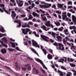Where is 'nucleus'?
<instances>
[{"label": "nucleus", "mask_w": 76, "mask_h": 76, "mask_svg": "<svg viewBox=\"0 0 76 76\" xmlns=\"http://www.w3.org/2000/svg\"><path fill=\"white\" fill-rule=\"evenodd\" d=\"M36 61H38V62H39V63H40V64H41L42 65V66H43V68H44V69H46V70H47L48 69L47 68L46 66H45L44 64L43 63V62H42V61L40 59H39L38 58H37L36 59Z\"/></svg>", "instance_id": "4"}, {"label": "nucleus", "mask_w": 76, "mask_h": 76, "mask_svg": "<svg viewBox=\"0 0 76 76\" xmlns=\"http://www.w3.org/2000/svg\"><path fill=\"white\" fill-rule=\"evenodd\" d=\"M31 51H32L33 52V53H34L35 54H37V56H39V55H38V53L37 52H36V51H35V50L34 49L32 48H31Z\"/></svg>", "instance_id": "22"}, {"label": "nucleus", "mask_w": 76, "mask_h": 76, "mask_svg": "<svg viewBox=\"0 0 76 76\" xmlns=\"http://www.w3.org/2000/svg\"><path fill=\"white\" fill-rule=\"evenodd\" d=\"M21 30L23 32V33L25 35H27L28 34V32L30 31L31 30L28 28H26L25 29L26 31L24 29H21Z\"/></svg>", "instance_id": "6"}, {"label": "nucleus", "mask_w": 76, "mask_h": 76, "mask_svg": "<svg viewBox=\"0 0 76 76\" xmlns=\"http://www.w3.org/2000/svg\"><path fill=\"white\" fill-rule=\"evenodd\" d=\"M56 13H58V14H61V12H60L58 10L56 11Z\"/></svg>", "instance_id": "57"}, {"label": "nucleus", "mask_w": 76, "mask_h": 76, "mask_svg": "<svg viewBox=\"0 0 76 76\" xmlns=\"http://www.w3.org/2000/svg\"><path fill=\"white\" fill-rule=\"evenodd\" d=\"M32 45L33 46H34L35 47H38V48H39V45H38L37 42L34 40H32Z\"/></svg>", "instance_id": "10"}, {"label": "nucleus", "mask_w": 76, "mask_h": 76, "mask_svg": "<svg viewBox=\"0 0 76 76\" xmlns=\"http://www.w3.org/2000/svg\"><path fill=\"white\" fill-rule=\"evenodd\" d=\"M33 34H34L35 35V36L37 37H39V35L38 34H37L36 33V32L35 31H34L33 32Z\"/></svg>", "instance_id": "42"}, {"label": "nucleus", "mask_w": 76, "mask_h": 76, "mask_svg": "<svg viewBox=\"0 0 76 76\" xmlns=\"http://www.w3.org/2000/svg\"><path fill=\"white\" fill-rule=\"evenodd\" d=\"M58 45H59L58 48L60 50H61V51H64V45H63V44L61 43H58Z\"/></svg>", "instance_id": "9"}, {"label": "nucleus", "mask_w": 76, "mask_h": 76, "mask_svg": "<svg viewBox=\"0 0 76 76\" xmlns=\"http://www.w3.org/2000/svg\"><path fill=\"white\" fill-rule=\"evenodd\" d=\"M25 10L28 12V13H31V12H30V11L28 10V8H26Z\"/></svg>", "instance_id": "51"}, {"label": "nucleus", "mask_w": 76, "mask_h": 76, "mask_svg": "<svg viewBox=\"0 0 76 76\" xmlns=\"http://www.w3.org/2000/svg\"><path fill=\"white\" fill-rule=\"evenodd\" d=\"M1 44L2 45V46L3 47H6V48H7V45H5L4 44H3V42L1 41Z\"/></svg>", "instance_id": "26"}, {"label": "nucleus", "mask_w": 76, "mask_h": 76, "mask_svg": "<svg viewBox=\"0 0 76 76\" xmlns=\"http://www.w3.org/2000/svg\"><path fill=\"white\" fill-rule=\"evenodd\" d=\"M1 52L3 54H5V53H6V50L5 49H2L1 50Z\"/></svg>", "instance_id": "25"}, {"label": "nucleus", "mask_w": 76, "mask_h": 76, "mask_svg": "<svg viewBox=\"0 0 76 76\" xmlns=\"http://www.w3.org/2000/svg\"><path fill=\"white\" fill-rule=\"evenodd\" d=\"M8 49L9 51H11V52H13V51L15 50V49H13L12 48H8Z\"/></svg>", "instance_id": "44"}, {"label": "nucleus", "mask_w": 76, "mask_h": 76, "mask_svg": "<svg viewBox=\"0 0 76 76\" xmlns=\"http://www.w3.org/2000/svg\"><path fill=\"white\" fill-rule=\"evenodd\" d=\"M11 44L12 45V47H13V48H15V44L17 46L18 45V44L17 43L11 42Z\"/></svg>", "instance_id": "16"}, {"label": "nucleus", "mask_w": 76, "mask_h": 76, "mask_svg": "<svg viewBox=\"0 0 76 76\" xmlns=\"http://www.w3.org/2000/svg\"><path fill=\"white\" fill-rule=\"evenodd\" d=\"M41 28H42L43 29H44V30H45V31H47V30H46V27L45 26H42L41 27Z\"/></svg>", "instance_id": "31"}, {"label": "nucleus", "mask_w": 76, "mask_h": 76, "mask_svg": "<svg viewBox=\"0 0 76 76\" xmlns=\"http://www.w3.org/2000/svg\"><path fill=\"white\" fill-rule=\"evenodd\" d=\"M39 0H38L37 1L35 2V3L36 4H39Z\"/></svg>", "instance_id": "54"}, {"label": "nucleus", "mask_w": 76, "mask_h": 76, "mask_svg": "<svg viewBox=\"0 0 76 76\" xmlns=\"http://www.w3.org/2000/svg\"><path fill=\"white\" fill-rule=\"evenodd\" d=\"M15 65L16 66V67L17 68H18V69H20V68L19 67V66H18V63L17 62H16L15 63Z\"/></svg>", "instance_id": "48"}, {"label": "nucleus", "mask_w": 76, "mask_h": 76, "mask_svg": "<svg viewBox=\"0 0 76 76\" xmlns=\"http://www.w3.org/2000/svg\"><path fill=\"white\" fill-rule=\"evenodd\" d=\"M65 39H64L63 40V42L64 44H66L65 42H66L68 40H69V39L67 37H66Z\"/></svg>", "instance_id": "14"}, {"label": "nucleus", "mask_w": 76, "mask_h": 76, "mask_svg": "<svg viewBox=\"0 0 76 76\" xmlns=\"http://www.w3.org/2000/svg\"><path fill=\"white\" fill-rule=\"evenodd\" d=\"M32 18H33V17H32V15H29V16L28 17V20H31L32 19Z\"/></svg>", "instance_id": "40"}, {"label": "nucleus", "mask_w": 76, "mask_h": 76, "mask_svg": "<svg viewBox=\"0 0 76 76\" xmlns=\"http://www.w3.org/2000/svg\"><path fill=\"white\" fill-rule=\"evenodd\" d=\"M45 15V14H42L41 15V16L42 18V20H44L45 21L47 20V18H46V17L45 16L44 17H43V16Z\"/></svg>", "instance_id": "17"}, {"label": "nucleus", "mask_w": 76, "mask_h": 76, "mask_svg": "<svg viewBox=\"0 0 76 76\" xmlns=\"http://www.w3.org/2000/svg\"><path fill=\"white\" fill-rule=\"evenodd\" d=\"M58 73H60V74H59L60 76H63V72H61V71L58 70Z\"/></svg>", "instance_id": "34"}, {"label": "nucleus", "mask_w": 76, "mask_h": 76, "mask_svg": "<svg viewBox=\"0 0 76 76\" xmlns=\"http://www.w3.org/2000/svg\"><path fill=\"white\" fill-rule=\"evenodd\" d=\"M11 16H12V18L14 19H18V15H17L16 17V14L15 12L14 11H12V12Z\"/></svg>", "instance_id": "7"}, {"label": "nucleus", "mask_w": 76, "mask_h": 76, "mask_svg": "<svg viewBox=\"0 0 76 76\" xmlns=\"http://www.w3.org/2000/svg\"><path fill=\"white\" fill-rule=\"evenodd\" d=\"M42 51H43L45 55H46L47 54V52H46V50H45V49H42Z\"/></svg>", "instance_id": "46"}, {"label": "nucleus", "mask_w": 76, "mask_h": 76, "mask_svg": "<svg viewBox=\"0 0 76 76\" xmlns=\"http://www.w3.org/2000/svg\"><path fill=\"white\" fill-rule=\"evenodd\" d=\"M21 18H24V17H25L26 16V15H20Z\"/></svg>", "instance_id": "63"}, {"label": "nucleus", "mask_w": 76, "mask_h": 76, "mask_svg": "<svg viewBox=\"0 0 76 76\" xmlns=\"http://www.w3.org/2000/svg\"><path fill=\"white\" fill-rule=\"evenodd\" d=\"M54 24L56 25L57 26H60V23L59 22L56 23V22H55Z\"/></svg>", "instance_id": "37"}, {"label": "nucleus", "mask_w": 76, "mask_h": 76, "mask_svg": "<svg viewBox=\"0 0 76 76\" xmlns=\"http://www.w3.org/2000/svg\"><path fill=\"white\" fill-rule=\"evenodd\" d=\"M0 6L1 7H2L3 9V10L2 9H0V11L1 12H3L4 11L5 12H6L7 14H8L9 15L10 14V12H8L4 9V4H0Z\"/></svg>", "instance_id": "2"}, {"label": "nucleus", "mask_w": 76, "mask_h": 76, "mask_svg": "<svg viewBox=\"0 0 76 76\" xmlns=\"http://www.w3.org/2000/svg\"><path fill=\"white\" fill-rule=\"evenodd\" d=\"M56 38L58 39V41L60 42H61L62 39V37L60 36H57L56 37Z\"/></svg>", "instance_id": "18"}, {"label": "nucleus", "mask_w": 76, "mask_h": 76, "mask_svg": "<svg viewBox=\"0 0 76 76\" xmlns=\"http://www.w3.org/2000/svg\"><path fill=\"white\" fill-rule=\"evenodd\" d=\"M69 64L70 66H71V67H75V66H76V65L75 64L72 63H70Z\"/></svg>", "instance_id": "49"}, {"label": "nucleus", "mask_w": 76, "mask_h": 76, "mask_svg": "<svg viewBox=\"0 0 76 76\" xmlns=\"http://www.w3.org/2000/svg\"><path fill=\"white\" fill-rule=\"evenodd\" d=\"M26 66H29L28 67V70H30L31 69V67L30 66V65L29 64H27L25 65Z\"/></svg>", "instance_id": "33"}, {"label": "nucleus", "mask_w": 76, "mask_h": 76, "mask_svg": "<svg viewBox=\"0 0 76 76\" xmlns=\"http://www.w3.org/2000/svg\"><path fill=\"white\" fill-rule=\"evenodd\" d=\"M45 25L46 26L49 27H51L52 28H53L54 26L53 24H51L50 21H47L45 22Z\"/></svg>", "instance_id": "3"}, {"label": "nucleus", "mask_w": 76, "mask_h": 76, "mask_svg": "<svg viewBox=\"0 0 76 76\" xmlns=\"http://www.w3.org/2000/svg\"><path fill=\"white\" fill-rule=\"evenodd\" d=\"M40 3L42 4L39 5V7L40 8H49L51 6V4H47L44 1H41Z\"/></svg>", "instance_id": "1"}, {"label": "nucleus", "mask_w": 76, "mask_h": 76, "mask_svg": "<svg viewBox=\"0 0 76 76\" xmlns=\"http://www.w3.org/2000/svg\"><path fill=\"white\" fill-rule=\"evenodd\" d=\"M13 4L10 3V6H16V3H15V2H13Z\"/></svg>", "instance_id": "45"}, {"label": "nucleus", "mask_w": 76, "mask_h": 76, "mask_svg": "<svg viewBox=\"0 0 76 76\" xmlns=\"http://www.w3.org/2000/svg\"><path fill=\"white\" fill-rule=\"evenodd\" d=\"M32 72H36V73H38V70L36 69H35V68H34L33 69Z\"/></svg>", "instance_id": "28"}, {"label": "nucleus", "mask_w": 76, "mask_h": 76, "mask_svg": "<svg viewBox=\"0 0 76 76\" xmlns=\"http://www.w3.org/2000/svg\"><path fill=\"white\" fill-rule=\"evenodd\" d=\"M56 6L55 4H53V5L52 6V7L53 8H54V9H56Z\"/></svg>", "instance_id": "61"}, {"label": "nucleus", "mask_w": 76, "mask_h": 76, "mask_svg": "<svg viewBox=\"0 0 76 76\" xmlns=\"http://www.w3.org/2000/svg\"><path fill=\"white\" fill-rule=\"evenodd\" d=\"M28 2L30 4H31V3H32L33 2V1H32L31 0H29L28 1Z\"/></svg>", "instance_id": "52"}, {"label": "nucleus", "mask_w": 76, "mask_h": 76, "mask_svg": "<svg viewBox=\"0 0 76 76\" xmlns=\"http://www.w3.org/2000/svg\"><path fill=\"white\" fill-rule=\"evenodd\" d=\"M46 15H47V18H51V16H50V15L48 13L46 12Z\"/></svg>", "instance_id": "41"}, {"label": "nucleus", "mask_w": 76, "mask_h": 76, "mask_svg": "<svg viewBox=\"0 0 76 76\" xmlns=\"http://www.w3.org/2000/svg\"><path fill=\"white\" fill-rule=\"evenodd\" d=\"M69 29H76V28L75 26H70L69 27Z\"/></svg>", "instance_id": "30"}, {"label": "nucleus", "mask_w": 76, "mask_h": 76, "mask_svg": "<svg viewBox=\"0 0 76 76\" xmlns=\"http://www.w3.org/2000/svg\"><path fill=\"white\" fill-rule=\"evenodd\" d=\"M71 44L72 45V46H71V50H75L76 48H75V46L74 45V44L73 43H71Z\"/></svg>", "instance_id": "24"}, {"label": "nucleus", "mask_w": 76, "mask_h": 76, "mask_svg": "<svg viewBox=\"0 0 76 76\" xmlns=\"http://www.w3.org/2000/svg\"><path fill=\"white\" fill-rule=\"evenodd\" d=\"M72 73L71 72H68L66 75V76H72Z\"/></svg>", "instance_id": "39"}, {"label": "nucleus", "mask_w": 76, "mask_h": 76, "mask_svg": "<svg viewBox=\"0 0 76 76\" xmlns=\"http://www.w3.org/2000/svg\"><path fill=\"white\" fill-rule=\"evenodd\" d=\"M62 59H64V60L65 62H66V61H67V58L66 57H64Z\"/></svg>", "instance_id": "53"}, {"label": "nucleus", "mask_w": 76, "mask_h": 76, "mask_svg": "<svg viewBox=\"0 0 76 76\" xmlns=\"http://www.w3.org/2000/svg\"><path fill=\"white\" fill-rule=\"evenodd\" d=\"M72 72H74V73H73L74 75L75 76H76V71L74 70H72Z\"/></svg>", "instance_id": "50"}, {"label": "nucleus", "mask_w": 76, "mask_h": 76, "mask_svg": "<svg viewBox=\"0 0 76 76\" xmlns=\"http://www.w3.org/2000/svg\"><path fill=\"white\" fill-rule=\"evenodd\" d=\"M67 15L68 17H70L71 16V14L68 13L67 14Z\"/></svg>", "instance_id": "62"}, {"label": "nucleus", "mask_w": 76, "mask_h": 76, "mask_svg": "<svg viewBox=\"0 0 76 76\" xmlns=\"http://www.w3.org/2000/svg\"><path fill=\"white\" fill-rule=\"evenodd\" d=\"M15 10L17 12H20V13L23 12V11L21 10H20V9H19L18 8H15Z\"/></svg>", "instance_id": "15"}, {"label": "nucleus", "mask_w": 76, "mask_h": 76, "mask_svg": "<svg viewBox=\"0 0 76 76\" xmlns=\"http://www.w3.org/2000/svg\"><path fill=\"white\" fill-rule=\"evenodd\" d=\"M62 19L63 20H68L69 18H67V15H66V12H62Z\"/></svg>", "instance_id": "5"}, {"label": "nucleus", "mask_w": 76, "mask_h": 76, "mask_svg": "<svg viewBox=\"0 0 76 76\" xmlns=\"http://www.w3.org/2000/svg\"><path fill=\"white\" fill-rule=\"evenodd\" d=\"M28 25H33V23L31 21H30L28 22Z\"/></svg>", "instance_id": "55"}, {"label": "nucleus", "mask_w": 76, "mask_h": 76, "mask_svg": "<svg viewBox=\"0 0 76 76\" xmlns=\"http://www.w3.org/2000/svg\"><path fill=\"white\" fill-rule=\"evenodd\" d=\"M16 2L19 7H22L23 4V1L21 0H19L18 2V0H16Z\"/></svg>", "instance_id": "8"}, {"label": "nucleus", "mask_w": 76, "mask_h": 76, "mask_svg": "<svg viewBox=\"0 0 76 76\" xmlns=\"http://www.w3.org/2000/svg\"><path fill=\"white\" fill-rule=\"evenodd\" d=\"M47 57L48 59H51L53 58L51 55L50 54H48Z\"/></svg>", "instance_id": "35"}, {"label": "nucleus", "mask_w": 76, "mask_h": 76, "mask_svg": "<svg viewBox=\"0 0 76 76\" xmlns=\"http://www.w3.org/2000/svg\"><path fill=\"white\" fill-rule=\"evenodd\" d=\"M41 38H42L43 39H44V41H46L47 42L48 41V40H47V39H48V37L45 36L44 35H41Z\"/></svg>", "instance_id": "12"}, {"label": "nucleus", "mask_w": 76, "mask_h": 76, "mask_svg": "<svg viewBox=\"0 0 76 76\" xmlns=\"http://www.w3.org/2000/svg\"><path fill=\"white\" fill-rule=\"evenodd\" d=\"M1 39L2 41H4L5 42H6V43H7V40L6 39V37H4Z\"/></svg>", "instance_id": "27"}, {"label": "nucleus", "mask_w": 76, "mask_h": 76, "mask_svg": "<svg viewBox=\"0 0 76 76\" xmlns=\"http://www.w3.org/2000/svg\"><path fill=\"white\" fill-rule=\"evenodd\" d=\"M61 68L62 69H63L64 70H67V69L66 68H65L63 66H61Z\"/></svg>", "instance_id": "56"}, {"label": "nucleus", "mask_w": 76, "mask_h": 76, "mask_svg": "<svg viewBox=\"0 0 76 76\" xmlns=\"http://www.w3.org/2000/svg\"><path fill=\"white\" fill-rule=\"evenodd\" d=\"M64 4H58V7L59 8H62Z\"/></svg>", "instance_id": "21"}, {"label": "nucleus", "mask_w": 76, "mask_h": 76, "mask_svg": "<svg viewBox=\"0 0 76 76\" xmlns=\"http://www.w3.org/2000/svg\"><path fill=\"white\" fill-rule=\"evenodd\" d=\"M22 28H30V26L28 24H27V23H24V25H22Z\"/></svg>", "instance_id": "13"}, {"label": "nucleus", "mask_w": 76, "mask_h": 76, "mask_svg": "<svg viewBox=\"0 0 76 76\" xmlns=\"http://www.w3.org/2000/svg\"><path fill=\"white\" fill-rule=\"evenodd\" d=\"M15 49L17 50L18 51H21V50H20L19 49V47H17L15 48Z\"/></svg>", "instance_id": "60"}, {"label": "nucleus", "mask_w": 76, "mask_h": 76, "mask_svg": "<svg viewBox=\"0 0 76 76\" xmlns=\"http://www.w3.org/2000/svg\"><path fill=\"white\" fill-rule=\"evenodd\" d=\"M14 22L17 23V27H20L21 26V21L20 20H15Z\"/></svg>", "instance_id": "11"}, {"label": "nucleus", "mask_w": 76, "mask_h": 76, "mask_svg": "<svg viewBox=\"0 0 76 76\" xmlns=\"http://www.w3.org/2000/svg\"><path fill=\"white\" fill-rule=\"evenodd\" d=\"M69 11L70 12H72V13H75V11H73L72 9H70L69 10Z\"/></svg>", "instance_id": "43"}, {"label": "nucleus", "mask_w": 76, "mask_h": 76, "mask_svg": "<svg viewBox=\"0 0 76 76\" xmlns=\"http://www.w3.org/2000/svg\"><path fill=\"white\" fill-rule=\"evenodd\" d=\"M29 9H32V8H33L32 6H29L28 8H27Z\"/></svg>", "instance_id": "64"}, {"label": "nucleus", "mask_w": 76, "mask_h": 76, "mask_svg": "<svg viewBox=\"0 0 76 76\" xmlns=\"http://www.w3.org/2000/svg\"><path fill=\"white\" fill-rule=\"evenodd\" d=\"M37 12L38 13H39V12H42V13H43V14H44V13H45V12L42 10H41V9H40L39 10H37Z\"/></svg>", "instance_id": "19"}, {"label": "nucleus", "mask_w": 76, "mask_h": 76, "mask_svg": "<svg viewBox=\"0 0 76 76\" xmlns=\"http://www.w3.org/2000/svg\"><path fill=\"white\" fill-rule=\"evenodd\" d=\"M64 32L65 35H68L69 34V32L68 31V30L67 29H65L64 31Z\"/></svg>", "instance_id": "23"}, {"label": "nucleus", "mask_w": 76, "mask_h": 76, "mask_svg": "<svg viewBox=\"0 0 76 76\" xmlns=\"http://www.w3.org/2000/svg\"><path fill=\"white\" fill-rule=\"evenodd\" d=\"M48 50L50 53H52V54H53V50H52L51 49H48Z\"/></svg>", "instance_id": "59"}, {"label": "nucleus", "mask_w": 76, "mask_h": 76, "mask_svg": "<svg viewBox=\"0 0 76 76\" xmlns=\"http://www.w3.org/2000/svg\"><path fill=\"white\" fill-rule=\"evenodd\" d=\"M63 29V27H61L60 28H58V31H60V32H62Z\"/></svg>", "instance_id": "32"}, {"label": "nucleus", "mask_w": 76, "mask_h": 76, "mask_svg": "<svg viewBox=\"0 0 76 76\" xmlns=\"http://www.w3.org/2000/svg\"><path fill=\"white\" fill-rule=\"evenodd\" d=\"M52 34L53 37L55 38H56V36H55V35L56 34V33L54 32H52Z\"/></svg>", "instance_id": "47"}, {"label": "nucleus", "mask_w": 76, "mask_h": 76, "mask_svg": "<svg viewBox=\"0 0 76 76\" xmlns=\"http://www.w3.org/2000/svg\"><path fill=\"white\" fill-rule=\"evenodd\" d=\"M32 15L34 16H37V17H38V18H39V15L34 12H33Z\"/></svg>", "instance_id": "20"}, {"label": "nucleus", "mask_w": 76, "mask_h": 76, "mask_svg": "<svg viewBox=\"0 0 76 76\" xmlns=\"http://www.w3.org/2000/svg\"><path fill=\"white\" fill-rule=\"evenodd\" d=\"M0 31L2 32H5V30L4 29V28H3V27H2L1 29H0Z\"/></svg>", "instance_id": "36"}, {"label": "nucleus", "mask_w": 76, "mask_h": 76, "mask_svg": "<svg viewBox=\"0 0 76 76\" xmlns=\"http://www.w3.org/2000/svg\"><path fill=\"white\" fill-rule=\"evenodd\" d=\"M72 2L71 1H69V2H68V4L69 5V4H72Z\"/></svg>", "instance_id": "58"}, {"label": "nucleus", "mask_w": 76, "mask_h": 76, "mask_svg": "<svg viewBox=\"0 0 76 76\" xmlns=\"http://www.w3.org/2000/svg\"><path fill=\"white\" fill-rule=\"evenodd\" d=\"M72 21L76 20V17L74 15H72Z\"/></svg>", "instance_id": "29"}, {"label": "nucleus", "mask_w": 76, "mask_h": 76, "mask_svg": "<svg viewBox=\"0 0 76 76\" xmlns=\"http://www.w3.org/2000/svg\"><path fill=\"white\" fill-rule=\"evenodd\" d=\"M58 62H61V63H63V62H64V59L63 58L61 59H59V61H58Z\"/></svg>", "instance_id": "38"}]
</instances>
